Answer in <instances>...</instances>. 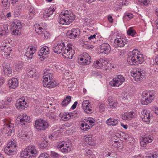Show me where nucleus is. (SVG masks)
<instances>
[{
  "label": "nucleus",
  "instance_id": "1",
  "mask_svg": "<svg viewBox=\"0 0 158 158\" xmlns=\"http://www.w3.org/2000/svg\"><path fill=\"white\" fill-rule=\"evenodd\" d=\"M127 60L130 64L137 65L142 64L144 61V59L143 54L140 51L135 49L129 52Z\"/></svg>",
  "mask_w": 158,
  "mask_h": 158
},
{
  "label": "nucleus",
  "instance_id": "2",
  "mask_svg": "<svg viewBox=\"0 0 158 158\" xmlns=\"http://www.w3.org/2000/svg\"><path fill=\"white\" fill-rule=\"evenodd\" d=\"M59 23L62 25H69L72 23L75 17L72 11L64 10L60 14Z\"/></svg>",
  "mask_w": 158,
  "mask_h": 158
},
{
  "label": "nucleus",
  "instance_id": "3",
  "mask_svg": "<svg viewBox=\"0 0 158 158\" xmlns=\"http://www.w3.org/2000/svg\"><path fill=\"white\" fill-rule=\"evenodd\" d=\"M53 98L50 97H45L40 102V106L47 108H50L51 111H49L47 114V116L51 119H55L56 118V115L55 114L54 111L55 108L54 106H51L53 103Z\"/></svg>",
  "mask_w": 158,
  "mask_h": 158
},
{
  "label": "nucleus",
  "instance_id": "4",
  "mask_svg": "<svg viewBox=\"0 0 158 158\" xmlns=\"http://www.w3.org/2000/svg\"><path fill=\"white\" fill-rule=\"evenodd\" d=\"M38 150L35 146H29L21 152L20 156L21 158L35 157L38 155Z\"/></svg>",
  "mask_w": 158,
  "mask_h": 158
},
{
  "label": "nucleus",
  "instance_id": "5",
  "mask_svg": "<svg viewBox=\"0 0 158 158\" xmlns=\"http://www.w3.org/2000/svg\"><path fill=\"white\" fill-rule=\"evenodd\" d=\"M155 93L153 90H146L142 94L141 103L143 105H147L151 103L155 97Z\"/></svg>",
  "mask_w": 158,
  "mask_h": 158
},
{
  "label": "nucleus",
  "instance_id": "6",
  "mask_svg": "<svg viewBox=\"0 0 158 158\" xmlns=\"http://www.w3.org/2000/svg\"><path fill=\"white\" fill-rule=\"evenodd\" d=\"M72 144L69 140L67 141H60L57 143V148L63 153H68L71 150Z\"/></svg>",
  "mask_w": 158,
  "mask_h": 158
},
{
  "label": "nucleus",
  "instance_id": "7",
  "mask_svg": "<svg viewBox=\"0 0 158 158\" xmlns=\"http://www.w3.org/2000/svg\"><path fill=\"white\" fill-rule=\"evenodd\" d=\"M17 143L15 140H12L9 141L4 148L5 153L8 155H14L16 153L17 150Z\"/></svg>",
  "mask_w": 158,
  "mask_h": 158
},
{
  "label": "nucleus",
  "instance_id": "8",
  "mask_svg": "<svg viewBox=\"0 0 158 158\" xmlns=\"http://www.w3.org/2000/svg\"><path fill=\"white\" fill-rule=\"evenodd\" d=\"M75 50L73 48V45L71 44L65 45L63 49L62 55L65 58L71 59L73 58V56L75 54Z\"/></svg>",
  "mask_w": 158,
  "mask_h": 158
},
{
  "label": "nucleus",
  "instance_id": "9",
  "mask_svg": "<svg viewBox=\"0 0 158 158\" xmlns=\"http://www.w3.org/2000/svg\"><path fill=\"white\" fill-rule=\"evenodd\" d=\"M49 126V124L46 120L40 119L35 121V128L38 131L45 130Z\"/></svg>",
  "mask_w": 158,
  "mask_h": 158
},
{
  "label": "nucleus",
  "instance_id": "10",
  "mask_svg": "<svg viewBox=\"0 0 158 158\" xmlns=\"http://www.w3.org/2000/svg\"><path fill=\"white\" fill-rule=\"evenodd\" d=\"M34 26L35 31L43 39H47L50 37V34L42 27L41 24H35Z\"/></svg>",
  "mask_w": 158,
  "mask_h": 158
},
{
  "label": "nucleus",
  "instance_id": "11",
  "mask_svg": "<svg viewBox=\"0 0 158 158\" xmlns=\"http://www.w3.org/2000/svg\"><path fill=\"white\" fill-rule=\"evenodd\" d=\"M31 122L30 118L25 114H21L18 116L16 119V122L22 125H26Z\"/></svg>",
  "mask_w": 158,
  "mask_h": 158
},
{
  "label": "nucleus",
  "instance_id": "12",
  "mask_svg": "<svg viewBox=\"0 0 158 158\" xmlns=\"http://www.w3.org/2000/svg\"><path fill=\"white\" fill-rule=\"evenodd\" d=\"M28 105V101L27 99L24 97L19 98L16 104L17 108L19 109H24L27 108Z\"/></svg>",
  "mask_w": 158,
  "mask_h": 158
},
{
  "label": "nucleus",
  "instance_id": "13",
  "mask_svg": "<svg viewBox=\"0 0 158 158\" xmlns=\"http://www.w3.org/2000/svg\"><path fill=\"white\" fill-rule=\"evenodd\" d=\"M80 34V29L77 28H72L68 31L66 33L67 37L71 39H75L78 38Z\"/></svg>",
  "mask_w": 158,
  "mask_h": 158
},
{
  "label": "nucleus",
  "instance_id": "14",
  "mask_svg": "<svg viewBox=\"0 0 158 158\" xmlns=\"http://www.w3.org/2000/svg\"><path fill=\"white\" fill-rule=\"evenodd\" d=\"M124 77L121 75H118L117 77L114 78L110 82V84L112 86L118 87L125 81Z\"/></svg>",
  "mask_w": 158,
  "mask_h": 158
},
{
  "label": "nucleus",
  "instance_id": "15",
  "mask_svg": "<svg viewBox=\"0 0 158 158\" xmlns=\"http://www.w3.org/2000/svg\"><path fill=\"white\" fill-rule=\"evenodd\" d=\"M49 52V49L48 47L45 46L42 47L38 53V55L40 56V60L41 61L44 60Z\"/></svg>",
  "mask_w": 158,
  "mask_h": 158
},
{
  "label": "nucleus",
  "instance_id": "16",
  "mask_svg": "<svg viewBox=\"0 0 158 158\" xmlns=\"http://www.w3.org/2000/svg\"><path fill=\"white\" fill-rule=\"evenodd\" d=\"M36 50V48L34 46L26 47L24 49L25 56L27 58H31L33 55L35 53Z\"/></svg>",
  "mask_w": 158,
  "mask_h": 158
},
{
  "label": "nucleus",
  "instance_id": "17",
  "mask_svg": "<svg viewBox=\"0 0 158 158\" xmlns=\"http://www.w3.org/2000/svg\"><path fill=\"white\" fill-rule=\"evenodd\" d=\"M22 26L20 23H14L12 27V34L15 36L20 35L21 33Z\"/></svg>",
  "mask_w": 158,
  "mask_h": 158
},
{
  "label": "nucleus",
  "instance_id": "18",
  "mask_svg": "<svg viewBox=\"0 0 158 158\" xmlns=\"http://www.w3.org/2000/svg\"><path fill=\"white\" fill-rule=\"evenodd\" d=\"M131 76L136 81H140L143 77V73L141 70H133L131 72Z\"/></svg>",
  "mask_w": 158,
  "mask_h": 158
},
{
  "label": "nucleus",
  "instance_id": "19",
  "mask_svg": "<svg viewBox=\"0 0 158 158\" xmlns=\"http://www.w3.org/2000/svg\"><path fill=\"white\" fill-rule=\"evenodd\" d=\"M55 9L53 7H50L48 8L43 9L41 11L43 18L48 19L52 15L55 11Z\"/></svg>",
  "mask_w": 158,
  "mask_h": 158
},
{
  "label": "nucleus",
  "instance_id": "20",
  "mask_svg": "<svg viewBox=\"0 0 158 158\" xmlns=\"http://www.w3.org/2000/svg\"><path fill=\"white\" fill-rule=\"evenodd\" d=\"M14 127L13 124L9 122L6 123L4 125V131L8 135H10L14 131Z\"/></svg>",
  "mask_w": 158,
  "mask_h": 158
},
{
  "label": "nucleus",
  "instance_id": "21",
  "mask_svg": "<svg viewBox=\"0 0 158 158\" xmlns=\"http://www.w3.org/2000/svg\"><path fill=\"white\" fill-rule=\"evenodd\" d=\"M141 114L143 120L148 123H149L151 118L152 117L150 111L146 109H143L141 111Z\"/></svg>",
  "mask_w": 158,
  "mask_h": 158
},
{
  "label": "nucleus",
  "instance_id": "22",
  "mask_svg": "<svg viewBox=\"0 0 158 158\" xmlns=\"http://www.w3.org/2000/svg\"><path fill=\"white\" fill-rule=\"evenodd\" d=\"M98 51L100 53L108 54L111 51V47L109 44L104 43L100 45Z\"/></svg>",
  "mask_w": 158,
  "mask_h": 158
},
{
  "label": "nucleus",
  "instance_id": "23",
  "mask_svg": "<svg viewBox=\"0 0 158 158\" xmlns=\"http://www.w3.org/2000/svg\"><path fill=\"white\" fill-rule=\"evenodd\" d=\"M107 63V59L105 58H101L99 60L94 61L93 65L94 68L99 69L102 68L103 65H105Z\"/></svg>",
  "mask_w": 158,
  "mask_h": 158
},
{
  "label": "nucleus",
  "instance_id": "24",
  "mask_svg": "<svg viewBox=\"0 0 158 158\" xmlns=\"http://www.w3.org/2000/svg\"><path fill=\"white\" fill-rule=\"evenodd\" d=\"M137 115L135 113L133 112H127L122 115V118L124 120L130 121L136 117Z\"/></svg>",
  "mask_w": 158,
  "mask_h": 158
},
{
  "label": "nucleus",
  "instance_id": "25",
  "mask_svg": "<svg viewBox=\"0 0 158 158\" xmlns=\"http://www.w3.org/2000/svg\"><path fill=\"white\" fill-rule=\"evenodd\" d=\"M127 41L126 38L120 37L117 38L114 40V46L116 48L123 47L127 44Z\"/></svg>",
  "mask_w": 158,
  "mask_h": 158
},
{
  "label": "nucleus",
  "instance_id": "26",
  "mask_svg": "<svg viewBox=\"0 0 158 158\" xmlns=\"http://www.w3.org/2000/svg\"><path fill=\"white\" fill-rule=\"evenodd\" d=\"M53 79V74L49 72V70H45L44 71V75L43 76V85L48 82L49 80L50 81Z\"/></svg>",
  "mask_w": 158,
  "mask_h": 158
},
{
  "label": "nucleus",
  "instance_id": "27",
  "mask_svg": "<svg viewBox=\"0 0 158 158\" xmlns=\"http://www.w3.org/2000/svg\"><path fill=\"white\" fill-rule=\"evenodd\" d=\"M7 86L10 89H14L16 88L19 85V81L17 78H13L8 80Z\"/></svg>",
  "mask_w": 158,
  "mask_h": 158
},
{
  "label": "nucleus",
  "instance_id": "28",
  "mask_svg": "<svg viewBox=\"0 0 158 158\" xmlns=\"http://www.w3.org/2000/svg\"><path fill=\"white\" fill-rule=\"evenodd\" d=\"M88 37V40L86 42L85 41L83 42L84 47L86 49H89L90 48H92V45L89 44L90 42H93L96 39V35L94 34L93 35H87Z\"/></svg>",
  "mask_w": 158,
  "mask_h": 158
},
{
  "label": "nucleus",
  "instance_id": "29",
  "mask_svg": "<svg viewBox=\"0 0 158 158\" xmlns=\"http://www.w3.org/2000/svg\"><path fill=\"white\" fill-rule=\"evenodd\" d=\"M92 135H86L84 136V140L87 144L91 146H94L96 144V139L92 137Z\"/></svg>",
  "mask_w": 158,
  "mask_h": 158
},
{
  "label": "nucleus",
  "instance_id": "30",
  "mask_svg": "<svg viewBox=\"0 0 158 158\" xmlns=\"http://www.w3.org/2000/svg\"><path fill=\"white\" fill-rule=\"evenodd\" d=\"M82 108L85 113H89L92 111L91 104L89 101L84 100L82 104Z\"/></svg>",
  "mask_w": 158,
  "mask_h": 158
},
{
  "label": "nucleus",
  "instance_id": "31",
  "mask_svg": "<svg viewBox=\"0 0 158 158\" xmlns=\"http://www.w3.org/2000/svg\"><path fill=\"white\" fill-rule=\"evenodd\" d=\"M64 46L65 44L64 43H58L56 46L54 47V52L58 54L61 53H62Z\"/></svg>",
  "mask_w": 158,
  "mask_h": 158
},
{
  "label": "nucleus",
  "instance_id": "32",
  "mask_svg": "<svg viewBox=\"0 0 158 158\" xmlns=\"http://www.w3.org/2000/svg\"><path fill=\"white\" fill-rule=\"evenodd\" d=\"M59 84L58 82L55 80L50 81H49L47 82L43 85L44 86L48 88H53L57 86Z\"/></svg>",
  "mask_w": 158,
  "mask_h": 158
},
{
  "label": "nucleus",
  "instance_id": "33",
  "mask_svg": "<svg viewBox=\"0 0 158 158\" xmlns=\"http://www.w3.org/2000/svg\"><path fill=\"white\" fill-rule=\"evenodd\" d=\"M73 116V114L70 113L64 112L61 113L60 114V117L61 119L64 121L68 120Z\"/></svg>",
  "mask_w": 158,
  "mask_h": 158
},
{
  "label": "nucleus",
  "instance_id": "34",
  "mask_svg": "<svg viewBox=\"0 0 158 158\" xmlns=\"http://www.w3.org/2000/svg\"><path fill=\"white\" fill-rule=\"evenodd\" d=\"M119 119L118 118H110L106 121V124L109 126H116L118 124Z\"/></svg>",
  "mask_w": 158,
  "mask_h": 158
},
{
  "label": "nucleus",
  "instance_id": "35",
  "mask_svg": "<svg viewBox=\"0 0 158 158\" xmlns=\"http://www.w3.org/2000/svg\"><path fill=\"white\" fill-rule=\"evenodd\" d=\"M79 56H81L82 58H83V59H86L87 61L85 62H82L81 63L83 65H87L89 64L91 61V57L86 52L83 53L82 55Z\"/></svg>",
  "mask_w": 158,
  "mask_h": 158
},
{
  "label": "nucleus",
  "instance_id": "36",
  "mask_svg": "<svg viewBox=\"0 0 158 158\" xmlns=\"http://www.w3.org/2000/svg\"><path fill=\"white\" fill-rule=\"evenodd\" d=\"M30 132L27 131H23L18 134V136L21 139L26 140L29 138Z\"/></svg>",
  "mask_w": 158,
  "mask_h": 158
},
{
  "label": "nucleus",
  "instance_id": "37",
  "mask_svg": "<svg viewBox=\"0 0 158 158\" xmlns=\"http://www.w3.org/2000/svg\"><path fill=\"white\" fill-rule=\"evenodd\" d=\"M29 9V15H30L29 17V19H31L34 16V15L38 13V11L37 9H35L33 6L31 5L28 7Z\"/></svg>",
  "mask_w": 158,
  "mask_h": 158
},
{
  "label": "nucleus",
  "instance_id": "38",
  "mask_svg": "<svg viewBox=\"0 0 158 158\" xmlns=\"http://www.w3.org/2000/svg\"><path fill=\"white\" fill-rule=\"evenodd\" d=\"M108 102L109 106L111 109H115L118 106L117 101L113 99L111 97L109 98Z\"/></svg>",
  "mask_w": 158,
  "mask_h": 158
},
{
  "label": "nucleus",
  "instance_id": "39",
  "mask_svg": "<svg viewBox=\"0 0 158 158\" xmlns=\"http://www.w3.org/2000/svg\"><path fill=\"white\" fill-rule=\"evenodd\" d=\"M111 144L114 147L117 148L119 151H121L123 148L122 143L118 141H112Z\"/></svg>",
  "mask_w": 158,
  "mask_h": 158
},
{
  "label": "nucleus",
  "instance_id": "40",
  "mask_svg": "<svg viewBox=\"0 0 158 158\" xmlns=\"http://www.w3.org/2000/svg\"><path fill=\"white\" fill-rule=\"evenodd\" d=\"M8 32L7 27L4 25H0V39L6 35Z\"/></svg>",
  "mask_w": 158,
  "mask_h": 158
},
{
  "label": "nucleus",
  "instance_id": "41",
  "mask_svg": "<svg viewBox=\"0 0 158 158\" xmlns=\"http://www.w3.org/2000/svg\"><path fill=\"white\" fill-rule=\"evenodd\" d=\"M71 97L70 96L66 97L63 100L61 103V105L63 107L66 106L70 102Z\"/></svg>",
  "mask_w": 158,
  "mask_h": 158
},
{
  "label": "nucleus",
  "instance_id": "42",
  "mask_svg": "<svg viewBox=\"0 0 158 158\" xmlns=\"http://www.w3.org/2000/svg\"><path fill=\"white\" fill-rule=\"evenodd\" d=\"M12 50L11 48L8 46L6 47V49H5V52H4V55L6 58L8 59L10 58Z\"/></svg>",
  "mask_w": 158,
  "mask_h": 158
},
{
  "label": "nucleus",
  "instance_id": "43",
  "mask_svg": "<svg viewBox=\"0 0 158 158\" xmlns=\"http://www.w3.org/2000/svg\"><path fill=\"white\" fill-rule=\"evenodd\" d=\"M90 127V126H89L88 123L85 122L81 124L80 127L81 129L84 131H88Z\"/></svg>",
  "mask_w": 158,
  "mask_h": 158
},
{
  "label": "nucleus",
  "instance_id": "44",
  "mask_svg": "<svg viewBox=\"0 0 158 158\" xmlns=\"http://www.w3.org/2000/svg\"><path fill=\"white\" fill-rule=\"evenodd\" d=\"M51 156L53 158H67V157L65 156H61L59 154L54 152L52 151L51 152Z\"/></svg>",
  "mask_w": 158,
  "mask_h": 158
},
{
  "label": "nucleus",
  "instance_id": "45",
  "mask_svg": "<svg viewBox=\"0 0 158 158\" xmlns=\"http://www.w3.org/2000/svg\"><path fill=\"white\" fill-rule=\"evenodd\" d=\"M11 70H3L2 72V74L5 77H9L12 75Z\"/></svg>",
  "mask_w": 158,
  "mask_h": 158
},
{
  "label": "nucleus",
  "instance_id": "46",
  "mask_svg": "<svg viewBox=\"0 0 158 158\" xmlns=\"http://www.w3.org/2000/svg\"><path fill=\"white\" fill-rule=\"evenodd\" d=\"M48 141L44 139L40 143V147L41 149L45 148L48 147Z\"/></svg>",
  "mask_w": 158,
  "mask_h": 158
},
{
  "label": "nucleus",
  "instance_id": "47",
  "mask_svg": "<svg viewBox=\"0 0 158 158\" xmlns=\"http://www.w3.org/2000/svg\"><path fill=\"white\" fill-rule=\"evenodd\" d=\"M133 16L134 15L133 14L130 13L126 12L124 14V19H125L127 21H129L132 19L133 17Z\"/></svg>",
  "mask_w": 158,
  "mask_h": 158
},
{
  "label": "nucleus",
  "instance_id": "48",
  "mask_svg": "<svg viewBox=\"0 0 158 158\" xmlns=\"http://www.w3.org/2000/svg\"><path fill=\"white\" fill-rule=\"evenodd\" d=\"M127 33L128 35L134 36L136 32L132 27H130L127 30Z\"/></svg>",
  "mask_w": 158,
  "mask_h": 158
},
{
  "label": "nucleus",
  "instance_id": "49",
  "mask_svg": "<svg viewBox=\"0 0 158 158\" xmlns=\"http://www.w3.org/2000/svg\"><path fill=\"white\" fill-rule=\"evenodd\" d=\"M128 4V2L126 0H123L122 2L119 3L118 6L117 7V10H120L123 5L127 6Z\"/></svg>",
  "mask_w": 158,
  "mask_h": 158
},
{
  "label": "nucleus",
  "instance_id": "50",
  "mask_svg": "<svg viewBox=\"0 0 158 158\" xmlns=\"http://www.w3.org/2000/svg\"><path fill=\"white\" fill-rule=\"evenodd\" d=\"M36 73L35 70H29L27 72V74L30 77H33L36 75Z\"/></svg>",
  "mask_w": 158,
  "mask_h": 158
},
{
  "label": "nucleus",
  "instance_id": "51",
  "mask_svg": "<svg viewBox=\"0 0 158 158\" xmlns=\"http://www.w3.org/2000/svg\"><path fill=\"white\" fill-rule=\"evenodd\" d=\"M140 4L143 6H147L150 3V0H138Z\"/></svg>",
  "mask_w": 158,
  "mask_h": 158
},
{
  "label": "nucleus",
  "instance_id": "52",
  "mask_svg": "<svg viewBox=\"0 0 158 158\" xmlns=\"http://www.w3.org/2000/svg\"><path fill=\"white\" fill-rule=\"evenodd\" d=\"M146 138H142V139L140 141V145L141 147H145L146 146L147 143H147V142H146V141H147L146 140Z\"/></svg>",
  "mask_w": 158,
  "mask_h": 158
},
{
  "label": "nucleus",
  "instance_id": "53",
  "mask_svg": "<svg viewBox=\"0 0 158 158\" xmlns=\"http://www.w3.org/2000/svg\"><path fill=\"white\" fill-rule=\"evenodd\" d=\"M147 138L146 139V140L147 141H146V142H147V143H152L153 139V138L152 136L150 135H149L148 136L145 135L143 137V138Z\"/></svg>",
  "mask_w": 158,
  "mask_h": 158
},
{
  "label": "nucleus",
  "instance_id": "54",
  "mask_svg": "<svg viewBox=\"0 0 158 158\" xmlns=\"http://www.w3.org/2000/svg\"><path fill=\"white\" fill-rule=\"evenodd\" d=\"M57 132V133H58L59 132H54L52 134H50L48 135V138L49 139L52 140L54 139H57V135H56V133Z\"/></svg>",
  "mask_w": 158,
  "mask_h": 158
},
{
  "label": "nucleus",
  "instance_id": "55",
  "mask_svg": "<svg viewBox=\"0 0 158 158\" xmlns=\"http://www.w3.org/2000/svg\"><path fill=\"white\" fill-rule=\"evenodd\" d=\"M84 23L87 25H90L92 23V20L89 17L85 18L84 21Z\"/></svg>",
  "mask_w": 158,
  "mask_h": 158
},
{
  "label": "nucleus",
  "instance_id": "56",
  "mask_svg": "<svg viewBox=\"0 0 158 158\" xmlns=\"http://www.w3.org/2000/svg\"><path fill=\"white\" fill-rule=\"evenodd\" d=\"M24 64L20 62L15 65V69H20L24 68Z\"/></svg>",
  "mask_w": 158,
  "mask_h": 158
},
{
  "label": "nucleus",
  "instance_id": "57",
  "mask_svg": "<svg viewBox=\"0 0 158 158\" xmlns=\"http://www.w3.org/2000/svg\"><path fill=\"white\" fill-rule=\"evenodd\" d=\"M48 67V68H47L45 69H60L59 66H56L55 64H49Z\"/></svg>",
  "mask_w": 158,
  "mask_h": 158
},
{
  "label": "nucleus",
  "instance_id": "58",
  "mask_svg": "<svg viewBox=\"0 0 158 158\" xmlns=\"http://www.w3.org/2000/svg\"><path fill=\"white\" fill-rule=\"evenodd\" d=\"M2 5L3 7H6L8 6L9 5V3L8 0H1Z\"/></svg>",
  "mask_w": 158,
  "mask_h": 158
},
{
  "label": "nucleus",
  "instance_id": "59",
  "mask_svg": "<svg viewBox=\"0 0 158 158\" xmlns=\"http://www.w3.org/2000/svg\"><path fill=\"white\" fill-rule=\"evenodd\" d=\"M123 136L125 139L127 140V142H129L131 143V142H129L128 141H131V140L133 141V139L131 137H129L127 134H124V135H123Z\"/></svg>",
  "mask_w": 158,
  "mask_h": 158
},
{
  "label": "nucleus",
  "instance_id": "60",
  "mask_svg": "<svg viewBox=\"0 0 158 158\" xmlns=\"http://www.w3.org/2000/svg\"><path fill=\"white\" fill-rule=\"evenodd\" d=\"M3 69H10L11 68L9 63L7 62H4L3 64Z\"/></svg>",
  "mask_w": 158,
  "mask_h": 158
},
{
  "label": "nucleus",
  "instance_id": "61",
  "mask_svg": "<svg viewBox=\"0 0 158 158\" xmlns=\"http://www.w3.org/2000/svg\"><path fill=\"white\" fill-rule=\"evenodd\" d=\"M86 60H87L86 59H83V58H82V57H81V56H78V63H79V64H80L81 65L83 66L84 65H83L82 64L81 62H86L87 61Z\"/></svg>",
  "mask_w": 158,
  "mask_h": 158
},
{
  "label": "nucleus",
  "instance_id": "62",
  "mask_svg": "<svg viewBox=\"0 0 158 158\" xmlns=\"http://www.w3.org/2000/svg\"><path fill=\"white\" fill-rule=\"evenodd\" d=\"M38 158H50L49 155L46 153H44L40 155Z\"/></svg>",
  "mask_w": 158,
  "mask_h": 158
},
{
  "label": "nucleus",
  "instance_id": "63",
  "mask_svg": "<svg viewBox=\"0 0 158 158\" xmlns=\"http://www.w3.org/2000/svg\"><path fill=\"white\" fill-rule=\"evenodd\" d=\"M7 46L4 44L3 43H2L0 46V52H5V49H6V47Z\"/></svg>",
  "mask_w": 158,
  "mask_h": 158
},
{
  "label": "nucleus",
  "instance_id": "64",
  "mask_svg": "<svg viewBox=\"0 0 158 158\" xmlns=\"http://www.w3.org/2000/svg\"><path fill=\"white\" fill-rule=\"evenodd\" d=\"M95 122V120L93 118H88V119L87 120L86 123H88V124H89L91 125H92V124H94Z\"/></svg>",
  "mask_w": 158,
  "mask_h": 158
}]
</instances>
